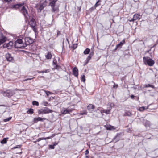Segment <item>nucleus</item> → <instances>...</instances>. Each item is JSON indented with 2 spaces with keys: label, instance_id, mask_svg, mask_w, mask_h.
Returning a JSON list of instances; mask_svg holds the SVG:
<instances>
[{
  "label": "nucleus",
  "instance_id": "5fc2aeb1",
  "mask_svg": "<svg viewBox=\"0 0 158 158\" xmlns=\"http://www.w3.org/2000/svg\"><path fill=\"white\" fill-rule=\"evenodd\" d=\"M38 72L39 73H44V71H38Z\"/></svg>",
  "mask_w": 158,
  "mask_h": 158
},
{
  "label": "nucleus",
  "instance_id": "473e14b6",
  "mask_svg": "<svg viewBox=\"0 0 158 158\" xmlns=\"http://www.w3.org/2000/svg\"><path fill=\"white\" fill-rule=\"evenodd\" d=\"M81 81L83 82H85V76L84 75H83L81 76Z\"/></svg>",
  "mask_w": 158,
  "mask_h": 158
},
{
  "label": "nucleus",
  "instance_id": "6ab92c4d",
  "mask_svg": "<svg viewBox=\"0 0 158 158\" xmlns=\"http://www.w3.org/2000/svg\"><path fill=\"white\" fill-rule=\"evenodd\" d=\"M120 134H117V135L113 138V140L115 142H116L118 141L120 139Z\"/></svg>",
  "mask_w": 158,
  "mask_h": 158
},
{
  "label": "nucleus",
  "instance_id": "f3484780",
  "mask_svg": "<svg viewBox=\"0 0 158 158\" xmlns=\"http://www.w3.org/2000/svg\"><path fill=\"white\" fill-rule=\"evenodd\" d=\"M54 137V135H52L51 136H49V137H45H45H42V138H39L37 139V142H39L42 140L48 139L51 138L52 137Z\"/></svg>",
  "mask_w": 158,
  "mask_h": 158
},
{
  "label": "nucleus",
  "instance_id": "13d9d810",
  "mask_svg": "<svg viewBox=\"0 0 158 158\" xmlns=\"http://www.w3.org/2000/svg\"><path fill=\"white\" fill-rule=\"evenodd\" d=\"M5 2H7L9 1V0H4Z\"/></svg>",
  "mask_w": 158,
  "mask_h": 158
},
{
  "label": "nucleus",
  "instance_id": "052dcab7",
  "mask_svg": "<svg viewBox=\"0 0 158 158\" xmlns=\"http://www.w3.org/2000/svg\"><path fill=\"white\" fill-rule=\"evenodd\" d=\"M37 142V140H36V141H33V142L35 143H36Z\"/></svg>",
  "mask_w": 158,
  "mask_h": 158
},
{
  "label": "nucleus",
  "instance_id": "b1692460",
  "mask_svg": "<svg viewBox=\"0 0 158 158\" xmlns=\"http://www.w3.org/2000/svg\"><path fill=\"white\" fill-rule=\"evenodd\" d=\"M102 1L101 0H98L95 4L94 6H95V7H96L98 6H100L101 5V2Z\"/></svg>",
  "mask_w": 158,
  "mask_h": 158
},
{
  "label": "nucleus",
  "instance_id": "8fccbe9b",
  "mask_svg": "<svg viewBox=\"0 0 158 158\" xmlns=\"http://www.w3.org/2000/svg\"><path fill=\"white\" fill-rule=\"evenodd\" d=\"M21 146V145H17V146H16V147H14V148H20Z\"/></svg>",
  "mask_w": 158,
  "mask_h": 158
},
{
  "label": "nucleus",
  "instance_id": "79ce46f5",
  "mask_svg": "<svg viewBox=\"0 0 158 158\" xmlns=\"http://www.w3.org/2000/svg\"><path fill=\"white\" fill-rule=\"evenodd\" d=\"M55 65V66L54 67V68L55 69H60V66L58 65L57 64H56V65Z\"/></svg>",
  "mask_w": 158,
  "mask_h": 158
},
{
  "label": "nucleus",
  "instance_id": "2f4dec72",
  "mask_svg": "<svg viewBox=\"0 0 158 158\" xmlns=\"http://www.w3.org/2000/svg\"><path fill=\"white\" fill-rule=\"evenodd\" d=\"M32 104L33 105L38 106L39 105V103L38 102L34 101L32 102Z\"/></svg>",
  "mask_w": 158,
  "mask_h": 158
},
{
  "label": "nucleus",
  "instance_id": "3c124183",
  "mask_svg": "<svg viewBox=\"0 0 158 158\" xmlns=\"http://www.w3.org/2000/svg\"><path fill=\"white\" fill-rule=\"evenodd\" d=\"M118 85H113V87L114 88H117L118 87Z\"/></svg>",
  "mask_w": 158,
  "mask_h": 158
},
{
  "label": "nucleus",
  "instance_id": "20e7f679",
  "mask_svg": "<svg viewBox=\"0 0 158 158\" xmlns=\"http://www.w3.org/2000/svg\"><path fill=\"white\" fill-rule=\"evenodd\" d=\"M2 94L4 96L9 98L13 96L15 94V93L13 90L8 89L3 91Z\"/></svg>",
  "mask_w": 158,
  "mask_h": 158
},
{
  "label": "nucleus",
  "instance_id": "6e6552de",
  "mask_svg": "<svg viewBox=\"0 0 158 158\" xmlns=\"http://www.w3.org/2000/svg\"><path fill=\"white\" fill-rule=\"evenodd\" d=\"M20 12L22 13L25 18H27L29 16L27 10L24 6H23L20 10Z\"/></svg>",
  "mask_w": 158,
  "mask_h": 158
},
{
  "label": "nucleus",
  "instance_id": "7c9ffc66",
  "mask_svg": "<svg viewBox=\"0 0 158 158\" xmlns=\"http://www.w3.org/2000/svg\"><path fill=\"white\" fill-rule=\"evenodd\" d=\"M44 6H44L43 5V4L40 5L39 8V9L40 10V11H41L43 9Z\"/></svg>",
  "mask_w": 158,
  "mask_h": 158
},
{
  "label": "nucleus",
  "instance_id": "5701e85b",
  "mask_svg": "<svg viewBox=\"0 0 158 158\" xmlns=\"http://www.w3.org/2000/svg\"><path fill=\"white\" fill-rule=\"evenodd\" d=\"M110 110H111V109L104 110H102L101 111V112L102 113H105L107 114H108L110 113Z\"/></svg>",
  "mask_w": 158,
  "mask_h": 158
},
{
  "label": "nucleus",
  "instance_id": "dca6fc26",
  "mask_svg": "<svg viewBox=\"0 0 158 158\" xmlns=\"http://www.w3.org/2000/svg\"><path fill=\"white\" fill-rule=\"evenodd\" d=\"M73 74L76 77H78V69L76 67H74L73 69Z\"/></svg>",
  "mask_w": 158,
  "mask_h": 158
},
{
  "label": "nucleus",
  "instance_id": "680f3d73",
  "mask_svg": "<svg viewBox=\"0 0 158 158\" xmlns=\"http://www.w3.org/2000/svg\"><path fill=\"white\" fill-rule=\"evenodd\" d=\"M0 106H5V105H0Z\"/></svg>",
  "mask_w": 158,
  "mask_h": 158
},
{
  "label": "nucleus",
  "instance_id": "e433bc0d",
  "mask_svg": "<svg viewBox=\"0 0 158 158\" xmlns=\"http://www.w3.org/2000/svg\"><path fill=\"white\" fill-rule=\"evenodd\" d=\"M96 8V7H95V6L94 5V6H93L91 7V8H90L89 10L91 12H92Z\"/></svg>",
  "mask_w": 158,
  "mask_h": 158
},
{
  "label": "nucleus",
  "instance_id": "aec40b11",
  "mask_svg": "<svg viewBox=\"0 0 158 158\" xmlns=\"http://www.w3.org/2000/svg\"><path fill=\"white\" fill-rule=\"evenodd\" d=\"M13 45L12 42L10 41L8 43L6 44V46L8 49H10L12 48Z\"/></svg>",
  "mask_w": 158,
  "mask_h": 158
},
{
  "label": "nucleus",
  "instance_id": "37998d69",
  "mask_svg": "<svg viewBox=\"0 0 158 158\" xmlns=\"http://www.w3.org/2000/svg\"><path fill=\"white\" fill-rule=\"evenodd\" d=\"M34 78V77H32V78H27V79H26L24 80H23V81H27V80H31Z\"/></svg>",
  "mask_w": 158,
  "mask_h": 158
},
{
  "label": "nucleus",
  "instance_id": "9b49d317",
  "mask_svg": "<svg viewBox=\"0 0 158 158\" xmlns=\"http://www.w3.org/2000/svg\"><path fill=\"white\" fill-rule=\"evenodd\" d=\"M52 7V12L53 13L58 12L59 10L58 6L56 5H53V6H50Z\"/></svg>",
  "mask_w": 158,
  "mask_h": 158
},
{
  "label": "nucleus",
  "instance_id": "423d86ee",
  "mask_svg": "<svg viewBox=\"0 0 158 158\" xmlns=\"http://www.w3.org/2000/svg\"><path fill=\"white\" fill-rule=\"evenodd\" d=\"M25 43L24 45H23V47L24 48L27 45H30L32 44L34 42V40L30 37H27L24 39Z\"/></svg>",
  "mask_w": 158,
  "mask_h": 158
},
{
  "label": "nucleus",
  "instance_id": "ddd939ff",
  "mask_svg": "<svg viewBox=\"0 0 158 158\" xmlns=\"http://www.w3.org/2000/svg\"><path fill=\"white\" fill-rule=\"evenodd\" d=\"M5 57L6 60L10 62L11 61L14 59L11 54L8 53L6 54Z\"/></svg>",
  "mask_w": 158,
  "mask_h": 158
},
{
  "label": "nucleus",
  "instance_id": "4d7b16f0",
  "mask_svg": "<svg viewBox=\"0 0 158 158\" xmlns=\"http://www.w3.org/2000/svg\"><path fill=\"white\" fill-rule=\"evenodd\" d=\"M2 153H3V154H5V152H0V154H1H1H2Z\"/></svg>",
  "mask_w": 158,
  "mask_h": 158
},
{
  "label": "nucleus",
  "instance_id": "c9c22d12",
  "mask_svg": "<svg viewBox=\"0 0 158 158\" xmlns=\"http://www.w3.org/2000/svg\"><path fill=\"white\" fill-rule=\"evenodd\" d=\"M77 44H73L71 48H73V49H75L77 48Z\"/></svg>",
  "mask_w": 158,
  "mask_h": 158
},
{
  "label": "nucleus",
  "instance_id": "bb28decb",
  "mask_svg": "<svg viewBox=\"0 0 158 158\" xmlns=\"http://www.w3.org/2000/svg\"><path fill=\"white\" fill-rule=\"evenodd\" d=\"M122 46L121 45L119 44H118L116 46V48L114 50V51H116L118 49H120L122 48Z\"/></svg>",
  "mask_w": 158,
  "mask_h": 158
},
{
  "label": "nucleus",
  "instance_id": "a19ab883",
  "mask_svg": "<svg viewBox=\"0 0 158 158\" xmlns=\"http://www.w3.org/2000/svg\"><path fill=\"white\" fill-rule=\"evenodd\" d=\"M55 145H49V148L51 149H54L55 148Z\"/></svg>",
  "mask_w": 158,
  "mask_h": 158
},
{
  "label": "nucleus",
  "instance_id": "f257e3e1",
  "mask_svg": "<svg viewBox=\"0 0 158 158\" xmlns=\"http://www.w3.org/2000/svg\"><path fill=\"white\" fill-rule=\"evenodd\" d=\"M29 25L33 30L35 34L37 33V27L35 20L32 18L29 22Z\"/></svg>",
  "mask_w": 158,
  "mask_h": 158
},
{
  "label": "nucleus",
  "instance_id": "c85d7f7f",
  "mask_svg": "<svg viewBox=\"0 0 158 158\" xmlns=\"http://www.w3.org/2000/svg\"><path fill=\"white\" fill-rule=\"evenodd\" d=\"M8 138H4L1 141V143H2V144H5V143H6L7 142V139H8Z\"/></svg>",
  "mask_w": 158,
  "mask_h": 158
},
{
  "label": "nucleus",
  "instance_id": "bf43d9fd",
  "mask_svg": "<svg viewBox=\"0 0 158 158\" xmlns=\"http://www.w3.org/2000/svg\"><path fill=\"white\" fill-rule=\"evenodd\" d=\"M85 158H89V156H86Z\"/></svg>",
  "mask_w": 158,
  "mask_h": 158
},
{
  "label": "nucleus",
  "instance_id": "603ef678",
  "mask_svg": "<svg viewBox=\"0 0 158 158\" xmlns=\"http://www.w3.org/2000/svg\"><path fill=\"white\" fill-rule=\"evenodd\" d=\"M46 94L47 96L48 95V94H50V92L49 91H46Z\"/></svg>",
  "mask_w": 158,
  "mask_h": 158
},
{
  "label": "nucleus",
  "instance_id": "f704fd0d",
  "mask_svg": "<svg viewBox=\"0 0 158 158\" xmlns=\"http://www.w3.org/2000/svg\"><path fill=\"white\" fill-rule=\"evenodd\" d=\"M106 129L107 130H111L112 129H115L114 127L110 126L109 127H106Z\"/></svg>",
  "mask_w": 158,
  "mask_h": 158
},
{
  "label": "nucleus",
  "instance_id": "1a4fd4ad",
  "mask_svg": "<svg viewBox=\"0 0 158 158\" xmlns=\"http://www.w3.org/2000/svg\"><path fill=\"white\" fill-rule=\"evenodd\" d=\"M74 110V109L73 108H69V107H68L66 109L62 110L61 111V113L63 114H70Z\"/></svg>",
  "mask_w": 158,
  "mask_h": 158
},
{
  "label": "nucleus",
  "instance_id": "6e6d98bb",
  "mask_svg": "<svg viewBox=\"0 0 158 158\" xmlns=\"http://www.w3.org/2000/svg\"><path fill=\"white\" fill-rule=\"evenodd\" d=\"M48 104V102H44V105L45 106H47V104Z\"/></svg>",
  "mask_w": 158,
  "mask_h": 158
},
{
  "label": "nucleus",
  "instance_id": "0e129e2a",
  "mask_svg": "<svg viewBox=\"0 0 158 158\" xmlns=\"http://www.w3.org/2000/svg\"><path fill=\"white\" fill-rule=\"evenodd\" d=\"M67 41H68V42H69L68 41V40L67 39Z\"/></svg>",
  "mask_w": 158,
  "mask_h": 158
},
{
  "label": "nucleus",
  "instance_id": "39448f33",
  "mask_svg": "<svg viewBox=\"0 0 158 158\" xmlns=\"http://www.w3.org/2000/svg\"><path fill=\"white\" fill-rule=\"evenodd\" d=\"M23 45H24V44L23 43L22 40L18 39L15 41L14 47L15 48H24V47H23Z\"/></svg>",
  "mask_w": 158,
  "mask_h": 158
},
{
  "label": "nucleus",
  "instance_id": "e2e57ef3",
  "mask_svg": "<svg viewBox=\"0 0 158 158\" xmlns=\"http://www.w3.org/2000/svg\"><path fill=\"white\" fill-rule=\"evenodd\" d=\"M58 143H55V144H54V145H55V146Z\"/></svg>",
  "mask_w": 158,
  "mask_h": 158
},
{
  "label": "nucleus",
  "instance_id": "0eeeda50",
  "mask_svg": "<svg viewBox=\"0 0 158 158\" xmlns=\"http://www.w3.org/2000/svg\"><path fill=\"white\" fill-rule=\"evenodd\" d=\"M140 15L139 14H135L134 15L133 18L131 19H129L128 20L130 22H134L137 20H139L140 19Z\"/></svg>",
  "mask_w": 158,
  "mask_h": 158
},
{
  "label": "nucleus",
  "instance_id": "7ed1b4c3",
  "mask_svg": "<svg viewBox=\"0 0 158 158\" xmlns=\"http://www.w3.org/2000/svg\"><path fill=\"white\" fill-rule=\"evenodd\" d=\"M53 112L52 110H50L47 107H43L38 110V113L39 114H46L49 113H52Z\"/></svg>",
  "mask_w": 158,
  "mask_h": 158
},
{
  "label": "nucleus",
  "instance_id": "4c0bfd02",
  "mask_svg": "<svg viewBox=\"0 0 158 158\" xmlns=\"http://www.w3.org/2000/svg\"><path fill=\"white\" fill-rule=\"evenodd\" d=\"M87 113V112L86 111H84L83 112L81 113L80 114L81 115H86Z\"/></svg>",
  "mask_w": 158,
  "mask_h": 158
},
{
  "label": "nucleus",
  "instance_id": "864d4df0",
  "mask_svg": "<svg viewBox=\"0 0 158 158\" xmlns=\"http://www.w3.org/2000/svg\"><path fill=\"white\" fill-rule=\"evenodd\" d=\"M130 97H131V98L133 99L134 98V96L133 95H131V96Z\"/></svg>",
  "mask_w": 158,
  "mask_h": 158
},
{
  "label": "nucleus",
  "instance_id": "de8ad7c7",
  "mask_svg": "<svg viewBox=\"0 0 158 158\" xmlns=\"http://www.w3.org/2000/svg\"><path fill=\"white\" fill-rule=\"evenodd\" d=\"M93 55H94V52H90V53L89 54V56H90L92 58V57L93 56Z\"/></svg>",
  "mask_w": 158,
  "mask_h": 158
},
{
  "label": "nucleus",
  "instance_id": "ea45409f",
  "mask_svg": "<svg viewBox=\"0 0 158 158\" xmlns=\"http://www.w3.org/2000/svg\"><path fill=\"white\" fill-rule=\"evenodd\" d=\"M57 63V61L56 59H54L53 61V64L54 65H56Z\"/></svg>",
  "mask_w": 158,
  "mask_h": 158
},
{
  "label": "nucleus",
  "instance_id": "a18cd8bd",
  "mask_svg": "<svg viewBox=\"0 0 158 158\" xmlns=\"http://www.w3.org/2000/svg\"><path fill=\"white\" fill-rule=\"evenodd\" d=\"M50 71V70L49 69H46L45 71H44V73H48Z\"/></svg>",
  "mask_w": 158,
  "mask_h": 158
},
{
  "label": "nucleus",
  "instance_id": "393cba45",
  "mask_svg": "<svg viewBox=\"0 0 158 158\" xmlns=\"http://www.w3.org/2000/svg\"><path fill=\"white\" fill-rule=\"evenodd\" d=\"M90 52V49L89 48H86L84 51L83 53L85 54H88Z\"/></svg>",
  "mask_w": 158,
  "mask_h": 158
},
{
  "label": "nucleus",
  "instance_id": "c03bdc74",
  "mask_svg": "<svg viewBox=\"0 0 158 158\" xmlns=\"http://www.w3.org/2000/svg\"><path fill=\"white\" fill-rule=\"evenodd\" d=\"M11 119V117H9L8 118L4 120L5 122H7L10 120Z\"/></svg>",
  "mask_w": 158,
  "mask_h": 158
},
{
  "label": "nucleus",
  "instance_id": "a211bd4d",
  "mask_svg": "<svg viewBox=\"0 0 158 158\" xmlns=\"http://www.w3.org/2000/svg\"><path fill=\"white\" fill-rule=\"evenodd\" d=\"M95 108L94 105L89 104L87 106V109L89 111H92Z\"/></svg>",
  "mask_w": 158,
  "mask_h": 158
},
{
  "label": "nucleus",
  "instance_id": "72a5a7b5",
  "mask_svg": "<svg viewBox=\"0 0 158 158\" xmlns=\"http://www.w3.org/2000/svg\"><path fill=\"white\" fill-rule=\"evenodd\" d=\"M145 108L144 106H142L139 108V110L140 111H144Z\"/></svg>",
  "mask_w": 158,
  "mask_h": 158
},
{
  "label": "nucleus",
  "instance_id": "58836bf2",
  "mask_svg": "<svg viewBox=\"0 0 158 158\" xmlns=\"http://www.w3.org/2000/svg\"><path fill=\"white\" fill-rule=\"evenodd\" d=\"M125 43V40H123L122 41L120 42L119 44L122 46Z\"/></svg>",
  "mask_w": 158,
  "mask_h": 158
},
{
  "label": "nucleus",
  "instance_id": "cd10ccee",
  "mask_svg": "<svg viewBox=\"0 0 158 158\" xmlns=\"http://www.w3.org/2000/svg\"><path fill=\"white\" fill-rule=\"evenodd\" d=\"M132 115L131 113L129 111H126L125 112L124 116H131Z\"/></svg>",
  "mask_w": 158,
  "mask_h": 158
},
{
  "label": "nucleus",
  "instance_id": "c756f323",
  "mask_svg": "<svg viewBox=\"0 0 158 158\" xmlns=\"http://www.w3.org/2000/svg\"><path fill=\"white\" fill-rule=\"evenodd\" d=\"M145 87L146 88L149 87H151L153 88H154V86L153 85H152L149 84L145 85Z\"/></svg>",
  "mask_w": 158,
  "mask_h": 158
},
{
  "label": "nucleus",
  "instance_id": "49530a36",
  "mask_svg": "<svg viewBox=\"0 0 158 158\" xmlns=\"http://www.w3.org/2000/svg\"><path fill=\"white\" fill-rule=\"evenodd\" d=\"M61 34V32L60 31H57V36H58L60 35Z\"/></svg>",
  "mask_w": 158,
  "mask_h": 158
},
{
  "label": "nucleus",
  "instance_id": "09e8293b",
  "mask_svg": "<svg viewBox=\"0 0 158 158\" xmlns=\"http://www.w3.org/2000/svg\"><path fill=\"white\" fill-rule=\"evenodd\" d=\"M89 153V151L88 150H86L85 151V155H87Z\"/></svg>",
  "mask_w": 158,
  "mask_h": 158
},
{
  "label": "nucleus",
  "instance_id": "a878e982",
  "mask_svg": "<svg viewBox=\"0 0 158 158\" xmlns=\"http://www.w3.org/2000/svg\"><path fill=\"white\" fill-rule=\"evenodd\" d=\"M27 113L28 114H32L33 113V109L32 108H30L27 111Z\"/></svg>",
  "mask_w": 158,
  "mask_h": 158
},
{
  "label": "nucleus",
  "instance_id": "f8f14e48",
  "mask_svg": "<svg viewBox=\"0 0 158 158\" xmlns=\"http://www.w3.org/2000/svg\"><path fill=\"white\" fill-rule=\"evenodd\" d=\"M6 37L3 35L2 33L0 32V45L6 41Z\"/></svg>",
  "mask_w": 158,
  "mask_h": 158
},
{
  "label": "nucleus",
  "instance_id": "2eb2a0df",
  "mask_svg": "<svg viewBox=\"0 0 158 158\" xmlns=\"http://www.w3.org/2000/svg\"><path fill=\"white\" fill-rule=\"evenodd\" d=\"M46 119L45 118H41L40 117L35 118L33 119V121L34 123H37L38 121H43L44 120Z\"/></svg>",
  "mask_w": 158,
  "mask_h": 158
},
{
  "label": "nucleus",
  "instance_id": "412c9836",
  "mask_svg": "<svg viewBox=\"0 0 158 158\" xmlns=\"http://www.w3.org/2000/svg\"><path fill=\"white\" fill-rule=\"evenodd\" d=\"M91 57L90 56H89L87 57L86 59V60L85 63L83 65L85 66L89 62L90 60L91 59Z\"/></svg>",
  "mask_w": 158,
  "mask_h": 158
},
{
  "label": "nucleus",
  "instance_id": "9d476101",
  "mask_svg": "<svg viewBox=\"0 0 158 158\" xmlns=\"http://www.w3.org/2000/svg\"><path fill=\"white\" fill-rule=\"evenodd\" d=\"M24 4V3L23 2L21 3L16 4L15 5H11L10 6V8L11 9L16 10L17 9L19 8V7L23 6Z\"/></svg>",
  "mask_w": 158,
  "mask_h": 158
},
{
  "label": "nucleus",
  "instance_id": "4468645a",
  "mask_svg": "<svg viewBox=\"0 0 158 158\" xmlns=\"http://www.w3.org/2000/svg\"><path fill=\"white\" fill-rule=\"evenodd\" d=\"M143 123L145 126L146 127H150L151 126L150 122L146 119H143Z\"/></svg>",
  "mask_w": 158,
  "mask_h": 158
},
{
  "label": "nucleus",
  "instance_id": "f03ea898",
  "mask_svg": "<svg viewBox=\"0 0 158 158\" xmlns=\"http://www.w3.org/2000/svg\"><path fill=\"white\" fill-rule=\"evenodd\" d=\"M144 63L146 65L152 66L155 63L154 61L148 57H144L143 58Z\"/></svg>",
  "mask_w": 158,
  "mask_h": 158
},
{
  "label": "nucleus",
  "instance_id": "4be33fe9",
  "mask_svg": "<svg viewBox=\"0 0 158 158\" xmlns=\"http://www.w3.org/2000/svg\"><path fill=\"white\" fill-rule=\"evenodd\" d=\"M46 58L47 59H50L52 57V55L50 52H48L47 54L45 55Z\"/></svg>",
  "mask_w": 158,
  "mask_h": 158
}]
</instances>
